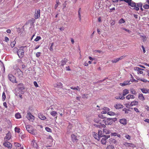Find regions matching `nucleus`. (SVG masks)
<instances>
[{
	"mask_svg": "<svg viewBox=\"0 0 149 149\" xmlns=\"http://www.w3.org/2000/svg\"><path fill=\"white\" fill-rule=\"evenodd\" d=\"M119 1H124L127 3L129 6H130L132 7H134V9L136 11H138L139 10V8L136 6V3L133 1L132 0H119Z\"/></svg>",
	"mask_w": 149,
	"mask_h": 149,
	"instance_id": "nucleus-1",
	"label": "nucleus"
},
{
	"mask_svg": "<svg viewBox=\"0 0 149 149\" xmlns=\"http://www.w3.org/2000/svg\"><path fill=\"white\" fill-rule=\"evenodd\" d=\"M26 46L21 47H20L17 51V55L19 58H22L24 56V48Z\"/></svg>",
	"mask_w": 149,
	"mask_h": 149,
	"instance_id": "nucleus-2",
	"label": "nucleus"
},
{
	"mask_svg": "<svg viewBox=\"0 0 149 149\" xmlns=\"http://www.w3.org/2000/svg\"><path fill=\"white\" fill-rule=\"evenodd\" d=\"M26 128L27 131L33 135H35L36 134V130L33 129L31 125H26Z\"/></svg>",
	"mask_w": 149,
	"mask_h": 149,
	"instance_id": "nucleus-3",
	"label": "nucleus"
},
{
	"mask_svg": "<svg viewBox=\"0 0 149 149\" xmlns=\"http://www.w3.org/2000/svg\"><path fill=\"white\" fill-rule=\"evenodd\" d=\"M18 90L21 94H23L24 93V90L25 89L24 84L22 83H20L17 85Z\"/></svg>",
	"mask_w": 149,
	"mask_h": 149,
	"instance_id": "nucleus-4",
	"label": "nucleus"
},
{
	"mask_svg": "<svg viewBox=\"0 0 149 149\" xmlns=\"http://www.w3.org/2000/svg\"><path fill=\"white\" fill-rule=\"evenodd\" d=\"M102 137H103L101 140V143L103 144H105L106 142V140L108 138H110V136L104 135L103 136H102Z\"/></svg>",
	"mask_w": 149,
	"mask_h": 149,
	"instance_id": "nucleus-5",
	"label": "nucleus"
},
{
	"mask_svg": "<svg viewBox=\"0 0 149 149\" xmlns=\"http://www.w3.org/2000/svg\"><path fill=\"white\" fill-rule=\"evenodd\" d=\"M8 79L10 81L13 83H17L15 77L11 74H9Z\"/></svg>",
	"mask_w": 149,
	"mask_h": 149,
	"instance_id": "nucleus-6",
	"label": "nucleus"
},
{
	"mask_svg": "<svg viewBox=\"0 0 149 149\" xmlns=\"http://www.w3.org/2000/svg\"><path fill=\"white\" fill-rule=\"evenodd\" d=\"M103 122L106 125H111L113 123L112 119L110 118H107L103 120Z\"/></svg>",
	"mask_w": 149,
	"mask_h": 149,
	"instance_id": "nucleus-7",
	"label": "nucleus"
},
{
	"mask_svg": "<svg viewBox=\"0 0 149 149\" xmlns=\"http://www.w3.org/2000/svg\"><path fill=\"white\" fill-rule=\"evenodd\" d=\"M40 10L39 9L36 10L34 18L37 19L39 18L40 17Z\"/></svg>",
	"mask_w": 149,
	"mask_h": 149,
	"instance_id": "nucleus-8",
	"label": "nucleus"
},
{
	"mask_svg": "<svg viewBox=\"0 0 149 149\" xmlns=\"http://www.w3.org/2000/svg\"><path fill=\"white\" fill-rule=\"evenodd\" d=\"M3 145L5 147H6L9 149H11L12 147V145L9 142L6 141L3 143Z\"/></svg>",
	"mask_w": 149,
	"mask_h": 149,
	"instance_id": "nucleus-9",
	"label": "nucleus"
},
{
	"mask_svg": "<svg viewBox=\"0 0 149 149\" xmlns=\"http://www.w3.org/2000/svg\"><path fill=\"white\" fill-rule=\"evenodd\" d=\"M26 117L30 121H32L34 119V116L30 112L27 113Z\"/></svg>",
	"mask_w": 149,
	"mask_h": 149,
	"instance_id": "nucleus-10",
	"label": "nucleus"
},
{
	"mask_svg": "<svg viewBox=\"0 0 149 149\" xmlns=\"http://www.w3.org/2000/svg\"><path fill=\"white\" fill-rule=\"evenodd\" d=\"M15 74L19 78L22 77L23 75V72L19 69L17 70V72Z\"/></svg>",
	"mask_w": 149,
	"mask_h": 149,
	"instance_id": "nucleus-11",
	"label": "nucleus"
},
{
	"mask_svg": "<svg viewBox=\"0 0 149 149\" xmlns=\"http://www.w3.org/2000/svg\"><path fill=\"white\" fill-rule=\"evenodd\" d=\"M71 137L72 140L73 142H77L78 140L77 136L74 134H72L71 135Z\"/></svg>",
	"mask_w": 149,
	"mask_h": 149,
	"instance_id": "nucleus-12",
	"label": "nucleus"
},
{
	"mask_svg": "<svg viewBox=\"0 0 149 149\" xmlns=\"http://www.w3.org/2000/svg\"><path fill=\"white\" fill-rule=\"evenodd\" d=\"M134 70L137 72L138 74H142L143 73V71H142L143 70L141 69L139 67H135L134 68Z\"/></svg>",
	"mask_w": 149,
	"mask_h": 149,
	"instance_id": "nucleus-13",
	"label": "nucleus"
},
{
	"mask_svg": "<svg viewBox=\"0 0 149 149\" xmlns=\"http://www.w3.org/2000/svg\"><path fill=\"white\" fill-rule=\"evenodd\" d=\"M138 103V102L136 101L132 102L130 104H129V103L128 104H127L126 105V107H127V106L128 105H129L130 107H132L133 106H136L137 105Z\"/></svg>",
	"mask_w": 149,
	"mask_h": 149,
	"instance_id": "nucleus-14",
	"label": "nucleus"
},
{
	"mask_svg": "<svg viewBox=\"0 0 149 149\" xmlns=\"http://www.w3.org/2000/svg\"><path fill=\"white\" fill-rule=\"evenodd\" d=\"M93 136L95 139H97L98 141L100 140V137H102V136L101 135H99L95 132L93 133Z\"/></svg>",
	"mask_w": 149,
	"mask_h": 149,
	"instance_id": "nucleus-15",
	"label": "nucleus"
},
{
	"mask_svg": "<svg viewBox=\"0 0 149 149\" xmlns=\"http://www.w3.org/2000/svg\"><path fill=\"white\" fill-rule=\"evenodd\" d=\"M119 122L121 124H123V125H126L127 122V120L124 118L120 119Z\"/></svg>",
	"mask_w": 149,
	"mask_h": 149,
	"instance_id": "nucleus-16",
	"label": "nucleus"
},
{
	"mask_svg": "<svg viewBox=\"0 0 149 149\" xmlns=\"http://www.w3.org/2000/svg\"><path fill=\"white\" fill-rule=\"evenodd\" d=\"M11 137V133L9 132L6 134V136L4 138V140L6 141L9 140L10 139Z\"/></svg>",
	"mask_w": 149,
	"mask_h": 149,
	"instance_id": "nucleus-17",
	"label": "nucleus"
},
{
	"mask_svg": "<svg viewBox=\"0 0 149 149\" xmlns=\"http://www.w3.org/2000/svg\"><path fill=\"white\" fill-rule=\"evenodd\" d=\"M94 125L97 127L99 128H105V127H106L105 125H104V124H102L101 123H98L97 124H95Z\"/></svg>",
	"mask_w": 149,
	"mask_h": 149,
	"instance_id": "nucleus-18",
	"label": "nucleus"
},
{
	"mask_svg": "<svg viewBox=\"0 0 149 149\" xmlns=\"http://www.w3.org/2000/svg\"><path fill=\"white\" fill-rule=\"evenodd\" d=\"M110 110V109L107 107H105L103 108V110L102 111L101 113L102 114H106L107 113L108 111Z\"/></svg>",
	"mask_w": 149,
	"mask_h": 149,
	"instance_id": "nucleus-19",
	"label": "nucleus"
},
{
	"mask_svg": "<svg viewBox=\"0 0 149 149\" xmlns=\"http://www.w3.org/2000/svg\"><path fill=\"white\" fill-rule=\"evenodd\" d=\"M54 86L55 87L58 88H62L63 87V84L61 82L57 83L54 84Z\"/></svg>",
	"mask_w": 149,
	"mask_h": 149,
	"instance_id": "nucleus-20",
	"label": "nucleus"
},
{
	"mask_svg": "<svg viewBox=\"0 0 149 149\" xmlns=\"http://www.w3.org/2000/svg\"><path fill=\"white\" fill-rule=\"evenodd\" d=\"M130 82V80H127L124 81L123 83H120V84L121 86H124L129 84Z\"/></svg>",
	"mask_w": 149,
	"mask_h": 149,
	"instance_id": "nucleus-21",
	"label": "nucleus"
},
{
	"mask_svg": "<svg viewBox=\"0 0 149 149\" xmlns=\"http://www.w3.org/2000/svg\"><path fill=\"white\" fill-rule=\"evenodd\" d=\"M38 117L39 118L42 120H45L46 118V117L41 113L38 114Z\"/></svg>",
	"mask_w": 149,
	"mask_h": 149,
	"instance_id": "nucleus-22",
	"label": "nucleus"
},
{
	"mask_svg": "<svg viewBox=\"0 0 149 149\" xmlns=\"http://www.w3.org/2000/svg\"><path fill=\"white\" fill-rule=\"evenodd\" d=\"M141 91L144 93L146 94L149 93V89L146 88H143L141 89Z\"/></svg>",
	"mask_w": 149,
	"mask_h": 149,
	"instance_id": "nucleus-23",
	"label": "nucleus"
},
{
	"mask_svg": "<svg viewBox=\"0 0 149 149\" xmlns=\"http://www.w3.org/2000/svg\"><path fill=\"white\" fill-rule=\"evenodd\" d=\"M123 106L120 104H117L115 105L114 107L116 109H119L123 107Z\"/></svg>",
	"mask_w": 149,
	"mask_h": 149,
	"instance_id": "nucleus-24",
	"label": "nucleus"
},
{
	"mask_svg": "<svg viewBox=\"0 0 149 149\" xmlns=\"http://www.w3.org/2000/svg\"><path fill=\"white\" fill-rule=\"evenodd\" d=\"M129 93V90L125 89H124L123 92V96H124L127 94H128Z\"/></svg>",
	"mask_w": 149,
	"mask_h": 149,
	"instance_id": "nucleus-25",
	"label": "nucleus"
},
{
	"mask_svg": "<svg viewBox=\"0 0 149 149\" xmlns=\"http://www.w3.org/2000/svg\"><path fill=\"white\" fill-rule=\"evenodd\" d=\"M134 96L133 95L129 94L126 97V98L128 100H130V99H134Z\"/></svg>",
	"mask_w": 149,
	"mask_h": 149,
	"instance_id": "nucleus-26",
	"label": "nucleus"
},
{
	"mask_svg": "<svg viewBox=\"0 0 149 149\" xmlns=\"http://www.w3.org/2000/svg\"><path fill=\"white\" fill-rule=\"evenodd\" d=\"M139 98L140 100L142 101H143L145 99V97L143 96V95L142 93L139 94Z\"/></svg>",
	"mask_w": 149,
	"mask_h": 149,
	"instance_id": "nucleus-27",
	"label": "nucleus"
},
{
	"mask_svg": "<svg viewBox=\"0 0 149 149\" xmlns=\"http://www.w3.org/2000/svg\"><path fill=\"white\" fill-rule=\"evenodd\" d=\"M56 4H55L54 6V8L56 9L58 6L61 4V3L59 2V0H56Z\"/></svg>",
	"mask_w": 149,
	"mask_h": 149,
	"instance_id": "nucleus-28",
	"label": "nucleus"
},
{
	"mask_svg": "<svg viewBox=\"0 0 149 149\" xmlns=\"http://www.w3.org/2000/svg\"><path fill=\"white\" fill-rule=\"evenodd\" d=\"M67 61V59L65 58H64L63 60L61 61V65L62 66H63L65 65Z\"/></svg>",
	"mask_w": 149,
	"mask_h": 149,
	"instance_id": "nucleus-29",
	"label": "nucleus"
},
{
	"mask_svg": "<svg viewBox=\"0 0 149 149\" xmlns=\"http://www.w3.org/2000/svg\"><path fill=\"white\" fill-rule=\"evenodd\" d=\"M70 88L71 89L73 90H76L77 91H80V89L79 87L78 86H77V87H73L72 86L70 87Z\"/></svg>",
	"mask_w": 149,
	"mask_h": 149,
	"instance_id": "nucleus-30",
	"label": "nucleus"
},
{
	"mask_svg": "<svg viewBox=\"0 0 149 149\" xmlns=\"http://www.w3.org/2000/svg\"><path fill=\"white\" fill-rule=\"evenodd\" d=\"M136 79L138 80L142 81L144 82H147V81H148V82H149V81H148L147 80H146L145 79H141L140 78H139V77H137L136 78Z\"/></svg>",
	"mask_w": 149,
	"mask_h": 149,
	"instance_id": "nucleus-31",
	"label": "nucleus"
},
{
	"mask_svg": "<svg viewBox=\"0 0 149 149\" xmlns=\"http://www.w3.org/2000/svg\"><path fill=\"white\" fill-rule=\"evenodd\" d=\"M115 98L117 99H121L123 100L125 98V97L123 96L120 95V96H116L115 97Z\"/></svg>",
	"mask_w": 149,
	"mask_h": 149,
	"instance_id": "nucleus-32",
	"label": "nucleus"
},
{
	"mask_svg": "<svg viewBox=\"0 0 149 149\" xmlns=\"http://www.w3.org/2000/svg\"><path fill=\"white\" fill-rule=\"evenodd\" d=\"M31 144L34 147H36L37 146L36 143L34 140H33L32 141Z\"/></svg>",
	"mask_w": 149,
	"mask_h": 149,
	"instance_id": "nucleus-33",
	"label": "nucleus"
},
{
	"mask_svg": "<svg viewBox=\"0 0 149 149\" xmlns=\"http://www.w3.org/2000/svg\"><path fill=\"white\" fill-rule=\"evenodd\" d=\"M57 114V112L55 111H52L50 113L51 115L53 117L55 116Z\"/></svg>",
	"mask_w": 149,
	"mask_h": 149,
	"instance_id": "nucleus-34",
	"label": "nucleus"
},
{
	"mask_svg": "<svg viewBox=\"0 0 149 149\" xmlns=\"http://www.w3.org/2000/svg\"><path fill=\"white\" fill-rule=\"evenodd\" d=\"M15 118L17 119H19L21 118V116L20 113H18L15 114Z\"/></svg>",
	"mask_w": 149,
	"mask_h": 149,
	"instance_id": "nucleus-35",
	"label": "nucleus"
},
{
	"mask_svg": "<svg viewBox=\"0 0 149 149\" xmlns=\"http://www.w3.org/2000/svg\"><path fill=\"white\" fill-rule=\"evenodd\" d=\"M82 98L83 99H87L88 97V94H84L82 95Z\"/></svg>",
	"mask_w": 149,
	"mask_h": 149,
	"instance_id": "nucleus-36",
	"label": "nucleus"
},
{
	"mask_svg": "<svg viewBox=\"0 0 149 149\" xmlns=\"http://www.w3.org/2000/svg\"><path fill=\"white\" fill-rule=\"evenodd\" d=\"M103 132L105 134H108L110 133V131L104 128L103 129Z\"/></svg>",
	"mask_w": 149,
	"mask_h": 149,
	"instance_id": "nucleus-37",
	"label": "nucleus"
},
{
	"mask_svg": "<svg viewBox=\"0 0 149 149\" xmlns=\"http://www.w3.org/2000/svg\"><path fill=\"white\" fill-rule=\"evenodd\" d=\"M15 132L19 133L20 132V129L17 127H15Z\"/></svg>",
	"mask_w": 149,
	"mask_h": 149,
	"instance_id": "nucleus-38",
	"label": "nucleus"
},
{
	"mask_svg": "<svg viewBox=\"0 0 149 149\" xmlns=\"http://www.w3.org/2000/svg\"><path fill=\"white\" fill-rule=\"evenodd\" d=\"M107 114L110 116H113L114 115L115 113L114 112L109 111L107 112Z\"/></svg>",
	"mask_w": 149,
	"mask_h": 149,
	"instance_id": "nucleus-39",
	"label": "nucleus"
},
{
	"mask_svg": "<svg viewBox=\"0 0 149 149\" xmlns=\"http://www.w3.org/2000/svg\"><path fill=\"white\" fill-rule=\"evenodd\" d=\"M109 142L111 143H116V141L114 139L111 138L109 139Z\"/></svg>",
	"mask_w": 149,
	"mask_h": 149,
	"instance_id": "nucleus-40",
	"label": "nucleus"
},
{
	"mask_svg": "<svg viewBox=\"0 0 149 149\" xmlns=\"http://www.w3.org/2000/svg\"><path fill=\"white\" fill-rule=\"evenodd\" d=\"M126 146H130L132 147L133 146V144L132 143H128L127 142L125 143V144Z\"/></svg>",
	"mask_w": 149,
	"mask_h": 149,
	"instance_id": "nucleus-41",
	"label": "nucleus"
},
{
	"mask_svg": "<svg viewBox=\"0 0 149 149\" xmlns=\"http://www.w3.org/2000/svg\"><path fill=\"white\" fill-rule=\"evenodd\" d=\"M125 22V21L123 18L120 19L119 20V23L120 24L124 23Z\"/></svg>",
	"mask_w": 149,
	"mask_h": 149,
	"instance_id": "nucleus-42",
	"label": "nucleus"
},
{
	"mask_svg": "<svg viewBox=\"0 0 149 149\" xmlns=\"http://www.w3.org/2000/svg\"><path fill=\"white\" fill-rule=\"evenodd\" d=\"M107 149H115V148L112 146H107Z\"/></svg>",
	"mask_w": 149,
	"mask_h": 149,
	"instance_id": "nucleus-43",
	"label": "nucleus"
},
{
	"mask_svg": "<svg viewBox=\"0 0 149 149\" xmlns=\"http://www.w3.org/2000/svg\"><path fill=\"white\" fill-rule=\"evenodd\" d=\"M41 38L39 36H37L36 39L34 40L36 41H38L39 40L41 39Z\"/></svg>",
	"mask_w": 149,
	"mask_h": 149,
	"instance_id": "nucleus-44",
	"label": "nucleus"
},
{
	"mask_svg": "<svg viewBox=\"0 0 149 149\" xmlns=\"http://www.w3.org/2000/svg\"><path fill=\"white\" fill-rule=\"evenodd\" d=\"M15 41H13L11 42L10 45L11 47H13L15 46Z\"/></svg>",
	"mask_w": 149,
	"mask_h": 149,
	"instance_id": "nucleus-45",
	"label": "nucleus"
},
{
	"mask_svg": "<svg viewBox=\"0 0 149 149\" xmlns=\"http://www.w3.org/2000/svg\"><path fill=\"white\" fill-rule=\"evenodd\" d=\"M45 130L48 132H52V130L48 127H46L45 128Z\"/></svg>",
	"mask_w": 149,
	"mask_h": 149,
	"instance_id": "nucleus-46",
	"label": "nucleus"
},
{
	"mask_svg": "<svg viewBox=\"0 0 149 149\" xmlns=\"http://www.w3.org/2000/svg\"><path fill=\"white\" fill-rule=\"evenodd\" d=\"M143 8L145 9H148L149 8V5L147 4H145L143 6Z\"/></svg>",
	"mask_w": 149,
	"mask_h": 149,
	"instance_id": "nucleus-47",
	"label": "nucleus"
},
{
	"mask_svg": "<svg viewBox=\"0 0 149 149\" xmlns=\"http://www.w3.org/2000/svg\"><path fill=\"white\" fill-rule=\"evenodd\" d=\"M119 61L118 58L112 60L111 61L113 63H116L118 62Z\"/></svg>",
	"mask_w": 149,
	"mask_h": 149,
	"instance_id": "nucleus-48",
	"label": "nucleus"
},
{
	"mask_svg": "<svg viewBox=\"0 0 149 149\" xmlns=\"http://www.w3.org/2000/svg\"><path fill=\"white\" fill-rule=\"evenodd\" d=\"M14 145L16 147H19L21 146L20 144L18 143H15Z\"/></svg>",
	"mask_w": 149,
	"mask_h": 149,
	"instance_id": "nucleus-49",
	"label": "nucleus"
},
{
	"mask_svg": "<svg viewBox=\"0 0 149 149\" xmlns=\"http://www.w3.org/2000/svg\"><path fill=\"white\" fill-rule=\"evenodd\" d=\"M54 44V43H52L51 44V45L50 46V49H49L51 51H53V46Z\"/></svg>",
	"mask_w": 149,
	"mask_h": 149,
	"instance_id": "nucleus-50",
	"label": "nucleus"
},
{
	"mask_svg": "<svg viewBox=\"0 0 149 149\" xmlns=\"http://www.w3.org/2000/svg\"><path fill=\"white\" fill-rule=\"evenodd\" d=\"M142 39L143 42H145L147 38L146 36H142Z\"/></svg>",
	"mask_w": 149,
	"mask_h": 149,
	"instance_id": "nucleus-51",
	"label": "nucleus"
},
{
	"mask_svg": "<svg viewBox=\"0 0 149 149\" xmlns=\"http://www.w3.org/2000/svg\"><path fill=\"white\" fill-rule=\"evenodd\" d=\"M41 53L40 52H37L36 54V56L37 57H39Z\"/></svg>",
	"mask_w": 149,
	"mask_h": 149,
	"instance_id": "nucleus-52",
	"label": "nucleus"
},
{
	"mask_svg": "<svg viewBox=\"0 0 149 149\" xmlns=\"http://www.w3.org/2000/svg\"><path fill=\"white\" fill-rule=\"evenodd\" d=\"M131 93L133 94H136V91H135L134 90H132L131 91Z\"/></svg>",
	"mask_w": 149,
	"mask_h": 149,
	"instance_id": "nucleus-53",
	"label": "nucleus"
},
{
	"mask_svg": "<svg viewBox=\"0 0 149 149\" xmlns=\"http://www.w3.org/2000/svg\"><path fill=\"white\" fill-rule=\"evenodd\" d=\"M2 97L3 99H4V100L6 98V96L5 93L4 92L3 93Z\"/></svg>",
	"mask_w": 149,
	"mask_h": 149,
	"instance_id": "nucleus-54",
	"label": "nucleus"
},
{
	"mask_svg": "<svg viewBox=\"0 0 149 149\" xmlns=\"http://www.w3.org/2000/svg\"><path fill=\"white\" fill-rule=\"evenodd\" d=\"M137 5L138 7H141L142 6V4L141 3H137Z\"/></svg>",
	"mask_w": 149,
	"mask_h": 149,
	"instance_id": "nucleus-55",
	"label": "nucleus"
},
{
	"mask_svg": "<svg viewBox=\"0 0 149 149\" xmlns=\"http://www.w3.org/2000/svg\"><path fill=\"white\" fill-rule=\"evenodd\" d=\"M98 116L100 118H105V117L102 115H100Z\"/></svg>",
	"mask_w": 149,
	"mask_h": 149,
	"instance_id": "nucleus-56",
	"label": "nucleus"
},
{
	"mask_svg": "<svg viewBox=\"0 0 149 149\" xmlns=\"http://www.w3.org/2000/svg\"><path fill=\"white\" fill-rule=\"evenodd\" d=\"M125 137L127 139H130V136L128 135H126L125 136Z\"/></svg>",
	"mask_w": 149,
	"mask_h": 149,
	"instance_id": "nucleus-57",
	"label": "nucleus"
},
{
	"mask_svg": "<svg viewBox=\"0 0 149 149\" xmlns=\"http://www.w3.org/2000/svg\"><path fill=\"white\" fill-rule=\"evenodd\" d=\"M125 57L124 56H120V57L118 58L119 61L122 60Z\"/></svg>",
	"mask_w": 149,
	"mask_h": 149,
	"instance_id": "nucleus-58",
	"label": "nucleus"
},
{
	"mask_svg": "<svg viewBox=\"0 0 149 149\" xmlns=\"http://www.w3.org/2000/svg\"><path fill=\"white\" fill-rule=\"evenodd\" d=\"M134 111L136 112H139V110L138 109L136 108H134Z\"/></svg>",
	"mask_w": 149,
	"mask_h": 149,
	"instance_id": "nucleus-59",
	"label": "nucleus"
},
{
	"mask_svg": "<svg viewBox=\"0 0 149 149\" xmlns=\"http://www.w3.org/2000/svg\"><path fill=\"white\" fill-rule=\"evenodd\" d=\"M3 105L6 108H7L8 107L7 106L6 103V102H3Z\"/></svg>",
	"mask_w": 149,
	"mask_h": 149,
	"instance_id": "nucleus-60",
	"label": "nucleus"
},
{
	"mask_svg": "<svg viewBox=\"0 0 149 149\" xmlns=\"http://www.w3.org/2000/svg\"><path fill=\"white\" fill-rule=\"evenodd\" d=\"M9 40V38L7 37H5V40L6 42H8Z\"/></svg>",
	"mask_w": 149,
	"mask_h": 149,
	"instance_id": "nucleus-61",
	"label": "nucleus"
},
{
	"mask_svg": "<svg viewBox=\"0 0 149 149\" xmlns=\"http://www.w3.org/2000/svg\"><path fill=\"white\" fill-rule=\"evenodd\" d=\"M33 84H34V86L36 87H37L38 86L37 83L36 81H34L33 82Z\"/></svg>",
	"mask_w": 149,
	"mask_h": 149,
	"instance_id": "nucleus-62",
	"label": "nucleus"
},
{
	"mask_svg": "<svg viewBox=\"0 0 149 149\" xmlns=\"http://www.w3.org/2000/svg\"><path fill=\"white\" fill-rule=\"evenodd\" d=\"M89 59L91 61L95 60V58H92L91 56H89Z\"/></svg>",
	"mask_w": 149,
	"mask_h": 149,
	"instance_id": "nucleus-63",
	"label": "nucleus"
},
{
	"mask_svg": "<svg viewBox=\"0 0 149 149\" xmlns=\"http://www.w3.org/2000/svg\"><path fill=\"white\" fill-rule=\"evenodd\" d=\"M115 10V8L114 7H113L111 8L110 9V11L109 12H112V10Z\"/></svg>",
	"mask_w": 149,
	"mask_h": 149,
	"instance_id": "nucleus-64",
	"label": "nucleus"
}]
</instances>
